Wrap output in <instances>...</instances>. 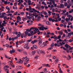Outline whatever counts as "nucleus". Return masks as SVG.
<instances>
[{
	"instance_id": "25",
	"label": "nucleus",
	"mask_w": 73,
	"mask_h": 73,
	"mask_svg": "<svg viewBox=\"0 0 73 73\" xmlns=\"http://www.w3.org/2000/svg\"><path fill=\"white\" fill-rule=\"evenodd\" d=\"M18 68L19 70H21V69L23 68V67L21 66H19Z\"/></svg>"
},
{
	"instance_id": "37",
	"label": "nucleus",
	"mask_w": 73,
	"mask_h": 73,
	"mask_svg": "<svg viewBox=\"0 0 73 73\" xmlns=\"http://www.w3.org/2000/svg\"><path fill=\"white\" fill-rule=\"evenodd\" d=\"M15 40V39L13 37L11 38V40L12 41H14Z\"/></svg>"
},
{
	"instance_id": "8",
	"label": "nucleus",
	"mask_w": 73,
	"mask_h": 73,
	"mask_svg": "<svg viewBox=\"0 0 73 73\" xmlns=\"http://www.w3.org/2000/svg\"><path fill=\"white\" fill-rule=\"evenodd\" d=\"M44 73H48V72L47 70V69L46 68H44L43 70Z\"/></svg>"
},
{
	"instance_id": "64",
	"label": "nucleus",
	"mask_w": 73,
	"mask_h": 73,
	"mask_svg": "<svg viewBox=\"0 0 73 73\" xmlns=\"http://www.w3.org/2000/svg\"><path fill=\"white\" fill-rule=\"evenodd\" d=\"M12 51L13 53H15V50L14 49H13Z\"/></svg>"
},
{
	"instance_id": "16",
	"label": "nucleus",
	"mask_w": 73,
	"mask_h": 73,
	"mask_svg": "<svg viewBox=\"0 0 73 73\" xmlns=\"http://www.w3.org/2000/svg\"><path fill=\"white\" fill-rule=\"evenodd\" d=\"M19 19L20 20H19V21H21V18H20V17L19 16H18L17 17V19H19Z\"/></svg>"
},
{
	"instance_id": "63",
	"label": "nucleus",
	"mask_w": 73,
	"mask_h": 73,
	"mask_svg": "<svg viewBox=\"0 0 73 73\" xmlns=\"http://www.w3.org/2000/svg\"><path fill=\"white\" fill-rule=\"evenodd\" d=\"M27 64H28V62L24 63V64L25 65H27Z\"/></svg>"
},
{
	"instance_id": "51",
	"label": "nucleus",
	"mask_w": 73,
	"mask_h": 73,
	"mask_svg": "<svg viewBox=\"0 0 73 73\" xmlns=\"http://www.w3.org/2000/svg\"><path fill=\"white\" fill-rule=\"evenodd\" d=\"M52 12H55V9H52Z\"/></svg>"
},
{
	"instance_id": "26",
	"label": "nucleus",
	"mask_w": 73,
	"mask_h": 73,
	"mask_svg": "<svg viewBox=\"0 0 73 73\" xmlns=\"http://www.w3.org/2000/svg\"><path fill=\"white\" fill-rule=\"evenodd\" d=\"M66 36V35L65 34H63L62 35V38H63L64 37H65Z\"/></svg>"
},
{
	"instance_id": "40",
	"label": "nucleus",
	"mask_w": 73,
	"mask_h": 73,
	"mask_svg": "<svg viewBox=\"0 0 73 73\" xmlns=\"http://www.w3.org/2000/svg\"><path fill=\"white\" fill-rule=\"evenodd\" d=\"M29 66H30V64H29L28 65H26V67H27V68H29Z\"/></svg>"
},
{
	"instance_id": "36",
	"label": "nucleus",
	"mask_w": 73,
	"mask_h": 73,
	"mask_svg": "<svg viewBox=\"0 0 73 73\" xmlns=\"http://www.w3.org/2000/svg\"><path fill=\"white\" fill-rule=\"evenodd\" d=\"M21 38H23V36H24V35L23 34H21Z\"/></svg>"
},
{
	"instance_id": "6",
	"label": "nucleus",
	"mask_w": 73,
	"mask_h": 73,
	"mask_svg": "<svg viewBox=\"0 0 73 73\" xmlns=\"http://www.w3.org/2000/svg\"><path fill=\"white\" fill-rule=\"evenodd\" d=\"M25 40H23V39H22L21 40H20L19 42V43L20 44H21V43L25 42Z\"/></svg>"
},
{
	"instance_id": "17",
	"label": "nucleus",
	"mask_w": 73,
	"mask_h": 73,
	"mask_svg": "<svg viewBox=\"0 0 73 73\" xmlns=\"http://www.w3.org/2000/svg\"><path fill=\"white\" fill-rule=\"evenodd\" d=\"M4 70H5L6 72H7V71L9 72V69L6 68L5 67H4Z\"/></svg>"
},
{
	"instance_id": "53",
	"label": "nucleus",
	"mask_w": 73,
	"mask_h": 73,
	"mask_svg": "<svg viewBox=\"0 0 73 73\" xmlns=\"http://www.w3.org/2000/svg\"><path fill=\"white\" fill-rule=\"evenodd\" d=\"M42 4H43V5H45V2L44 1H42Z\"/></svg>"
},
{
	"instance_id": "34",
	"label": "nucleus",
	"mask_w": 73,
	"mask_h": 73,
	"mask_svg": "<svg viewBox=\"0 0 73 73\" xmlns=\"http://www.w3.org/2000/svg\"><path fill=\"white\" fill-rule=\"evenodd\" d=\"M57 46H58L59 47L60 46V43H57Z\"/></svg>"
},
{
	"instance_id": "32",
	"label": "nucleus",
	"mask_w": 73,
	"mask_h": 73,
	"mask_svg": "<svg viewBox=\"0 0 73 73\" xmlns=\"http://www.w3.org/2000/svg\"><path fill=\"white\" fill-rule=\"evenodd\" d=\"M31 19H32L33 21H34V19H35V18L33 16H31Z\"/></svg>"
},
{
	"instance_id": "57",
	"label": "nucleus",
	"mask_w": 73,
	"mask_h": 73,
	"mask_svg": "<svg viewBox=\"0 0 73 73\" xmlns=\"http://www.w3.org/2000/svg\"><path fill=\"white\" fill-rule=\"evenodd\" d=\"M29 11H31V10H32L31 7H29Z\"/></svg>"
},
{
	"instance_id": "35",
	"label": "nucleus",
	"mask_w": 73,
	"mask_h": 73,
	"mask_svg": "<svg viewBox=\"0 0 73 73\" xmlns=\"http://www.w3.org/2000/svg\"><path fill=\"white\" fill-rule=\"evenodd\" d=\"M52 3H53V4L54 5V4H55V1L54 0H52V1H51Z\"/></svg>"
},
{
	"instance_id": "46",
	"label": "nucleus",
	"mask_w": 73,
	"mask_h": 73,
	"mask_svg": "<svg viewBox=\"0 0 73 73\" xmlns=\"http://www.w3.org/2000/svg\"><path fill=\"white\" fill-rule=\"evenodd\" d=\"M69 14V12H66L65 14V15H68Z\"/></svg>"
},
{
	"instance_id": "2",
	"label": "nucleus",
	"mask_w": 73,
	"mask_h": 73,
	"mask_svg": "<svg viewBox=\"0 0 73 73\" xmlns=\"http://www.w3.org/2000/svg\"><path fill=\"white\" fill-rule=\"evenodd\" d=\"M38 29H39V30H41V31H44V29L45 30H47L48 29V28H45V27H38Z\"/></svg>"
},
{
	"instance_id": "39",
	"label": "nucleus",
	"mask_w": 73,
	"mask_h": 73,
	"mask_svg": "<svg viewBox=\"0 0 73 73\" xmlns=\"http://www.w3.org/2000/svg\"><path fill=\"white\" fill-rule=\"evenodd\" d=\"M7 38H6V40H8V38H9V36H8V35H7Z\"/></svg>"
},
{
	"instance_id": "21",
	"label": "nucleus",
	"mask_w": 73,
	"mask_h": 73,
	"mask_svg": "<svg viewBox=\"0 0 73 73\" xmlns=\"http://www.w3.org/2000/svg\"><path fill=\"white\" fill-rule=\"evenodd\" d=\"M51 13H52V12H51L50 11H49L48 12L49 16H51V15H52V14H51Z\"/></svg>"
},
{
	"instance_id": "23",
	"label": "nucleus",
	"mask_w": 73,
	"mask_h": 73,
	"mask_svg": "<svg viewBox=\"0 0 73 73\" xmlns=\"http://www.w3.org/2000/svg\"><path fill=\"white\" fill-rule=\"evenodd\" d=\"M59 72L60 73H63V72L62 71V70H61V68H60L59 69Z\"/></svg>"
},
{
	"instance_id": "47",
	"label": "nucleus",
	"mask_w": 73,
	"mask_h": 73,
	"mask_svg": "<svg viewBox=\"0 0 73 73\" xmlns=\"http://www.w3.org/2000/svg\"><path fill=\"white\" fill-rule=\"evenodd\" d=\"M61 21L62 23H64L65 22V21H64V20H62Z\"/></svg>"
},
{
	"instance_id": "3",
	"label": "nucleus",
	"mask_w": 73,
	"mask_h": 73,
	"mask_svg": "<svg viewBox=\"0 0 73 73\" xmlns=\"http://www.w3.org/2000/svg\"><path fill=\"white\" fill-rule=\"evenodd\" d=\"M32 28H33L34 29H32H32L33 30H34V29H35L34 30V32H35L34 33L35 34V33H37V32H39V30H38V29H37L36 28H35L33 27H32Z\"/></svg>"
},
{
	"instance_id": "12",
	"label": "nucleus",
	"mask_w": 73,
	"mask_h": 73,
	"mask_svg": "<svg viewBox=\"0 0 73 73\" xmlns=\"http://www.w3.org/2000/svg\"><path fill=\"white\" fill-rule=\"evenodd\" d=\"M33 47L35 49H37V46H36V45L35 44L33 45Z\"/></svg>"
},
{
	"instance_id": "11",
	"label": "nucleus",
	"mask_w": 73,
	"mask_h": 73,
	"mask_svg": "<svg viewBox=\"0 0 73 73\" xmlns=\"http://www.w3.org/2000/svg\"><path fill=\"white\" fill-rule=\"evenodd\" d=\"M19 64H23V61H22L21 59H20L19 60Z\"/></svg>"
},
{
	"instance_id": "18",
	"label": "nucleus",
	"mask_w": 73,
	"mask_h": 73,
	"mask_svg": "<svg viewBox=\"0 0 73 73\" xmlns=\"http://www.w3.org/2000/svg\"><path fill=\"white\" fill-rule=\"evenodd\" d=\"M52 18L50 17V18H48V20L49 21H51L52 20Z\"/></svg>"
},
{
	"instance_id": "1",
	"label": "nucleus",
	"mask_w": 73,
	"mask_h": 73,
	"mask_svg": "<svg viewBox=\"0 0 73 73\" xmlns=\"http://www.w3.org/2000/svg\"><path fill=\"white\" fill-rule=\"evenodd\" d=\"M34 29L33 28V27L31 28L30 29H27L26 30V31L25 32V34L26 35H28V32H30L32 31V29Z\"/></svg>"
},
{
	"instance_id": "59",
	"label": "nucleus",
	"mask_w": 73,
	"mask_h": 73,
	"mask_svg": "<svg viewBox=\"0 0 73 73\" xmlns=\"http://www.w3.org/2000/svg\"><path fill=\"white\" fill-rule=\"evenodd\" d=\"M69 41L70 42H72V41L71 39H70L69 40Z\"/></svg>"
},
{
	"instance_id": "45",
	"label": "nucleus",
	"mask_w": 73,
	"mask_h": 73,
	"mask_svg": "<svg viewBox=\"0 0 73 73\" xmlns=\"http://www.w3.org/2000/svg\"><path fill=\"white\" fill-rule=\"evenodd\" d=\"M9 41H11V40H12V38L11 37H10L9 38Z\"/></svg>"
},
{
	"instance_id": "4",
	"label": "nucleus",
	"mask_w": 73,
	"mask_h": 73,
	"mask_svg": "<svg viewBox=\"0 0 73 73\" xmlns=\"http://www.w3.org/2000/svg\"><path fill=\"white\" fill-rule=\"evenodd\" d=\"M25 49H26L28 50L29 49V47H28V45L27 44H25L24 46Z\"/></svg>"
},
{
	"instance_id": "13",
	"label": "nucleus",
	"mask_w": 73,
	"mask_h": 73,
	"mask_svg": "<svg viewBox=\"0 0 73 73\" xmlns=\"http://www.w3.org/2000/svg\"><path fill=\"white\" fill-rule=\"evenodd\" d=\"M30 33L31 36H33V35H35V33H33V31H31L30 32Z\"/></svg>"
},
{
	"instance_id": "60",
	"label": "nucleus",
	"mask_w": 73,
	"mask_h": 73,
	"mask_svg": "<svg viewBox=\"0 0 73 73\" xmlns=\"http://www.w3.org/2000/svg\"><path fill=\"white\" fill-rule=\"evenodd\" d=\"M40 52H41V51L40 50H37V52L38 53H39L40 52Z\"/></svg>"
},
{
	"instance_id": "41",
	"label": "nucleus",
	"mask_w": 73,
	"mask_h": 73,
	"mask_svg": "<svg viewBox=\"0 0 73 73\" xmlns=\"http://www.w3.org/2000/svg\"><path fill=\"white\" fill-rule=\"evenodd\" d=\"M43 44L44 45V46H46V43H45L44 42H43Z\"/></svg>"
},
{
	"instance_id": "15",
	"label": "nucleus",
	"mask_w": 73,
	"mask_h": 73,
	"mask_svg": "<svg viewBox=\"0 0 73 73\" xmlns=\"http://www.w3.org/2000/svg\"><path fill=\"white\" fill-rule=\"evenodd\" d=\"M40 53H41L43 54H45V52H44V51H43V50L40 51Z\"/></svg>"
},
{
	"instance_id": "31",
	"label": "nucleus",
	"mask_w": 73,
	"mask_h": 73,
	"mask_svg": "<svg viewBox=\"0 0 73 73\" xmlns=\"http://www.w3.org/2000/svg\"><path fill=\"white\" fill-rule=\"evenodd\" d=\"M40 14H41L40 15V16H41V17H44V15H42V13L41 12Z\"/></svg>"
},
{
	"instance_id": "7",
	"label": "nucleus",
	"mask_w": 73,
	"mask_h": 73,
	"mask_svg": "<svg viewBox=\"0 0 73 73\" xmlns=\"http://www.w3.org/2000/svg\"><path fill=\"white\" fill-rule=\"evenodd\" d=\"M37 42V40H34L33 41L31 42V43L32 44H35V42Z\"/></svg>"
},
{
	"instance_id": "29",
	"label": "nucleus",
	"mask_w": 73,
	"mask_h": 73,
	"mask_svg": "<svg viewBox=\"0 0 73 73\" xmlns=\"http://www.w3.org/2000/svg\"><path fill=\"white\" fill-rule=\"evenodd\" d=\"M61 36L59 35V36H58V40L60 39V38H61Z\"/></svg>"
},
{
	"instance_id": "5",
	"label": "nucleus",
	"mask_w": 73,
	"mask_h": 73,
	"mask_svg": "<svg viewBox=\"0 0 73 73\" xmlns=\"http://www.w3.org/2000/svg\"><path fill=\"white\" fill-rule=\"evenodd\" d=\"M63 31H64V30H62L61 31H58V34L60 35H62Z\"/></svg>"
},
{
	"instance_id": "19",
	"label": "nucleus",
	"mask_w": 73,
	"mask_h": 73,
	"mask_svg": "<svg viewBox=\"0 0 73 73\" xmlns=\"http://www.w3.org/2000/svg\"><path fill=\"white\" fill-rule=\"evenodd\" d=\"M69 45L67 44H66L64 45V46L66 48H68L69 47Z\"/></svg>"
},
{
	"instance_id": "14",
	"label": "nucleus",
	"mask_w": 73,
	"mask_h": 73,
	"mask_svg": "<svg viewBox=\"0 0 73 73\" xmlns=\"http://www.w3.org/2000/svg\"><path fill=\"white\" fill-rule=\"evenodd\" d=\"M29 61V58H27L26 59H25V62H28Z\"/></svg>"
},
{
	"instance_id": "62",
	"label": "nucleus",
	"mask_w": 73,
	"mask_h": 73,
	"mask_svg": "<svg viewBox=\"0 0 73 73\" xmlns=\"http://www.w3.org/2000/svg\"><path fill=\"white\" fill-rule=\"evenodd\" d=\"M41 8L42 9H44V6H41Z\"/></svg>"
},
{
	"instance_id": "52",
	"label": "nucleus",
	"mask_w": 73,
	"mask_h": 73,
	"mask_svg": "<svg viewBox=\"0 0 73 73\" xmlns=\"http://www.w3.org/2000/svg\"><path fill=\"white\" fill-rule=\"evenodd\" d=\"M52 22H54V21H55V20L54 19H52Z\"/></svg>"
},
{
	"instance_id": "30",
	"label": "nucleus",
	"mask_w": 73,
	"mask_h": 73,
	"mask_svg": "<svg viewBox=\"0 0 73 73\" xmlns=\"http://www.w3.org/2000/svg\"><path fill=\"white\" fill-rule=\"evenodd\" d=\"M42 41H40L39 42L38 44L39 45H40L41 44H42Z\"/></svg>"
},
{
	"instance_id": "24",
	"label": "nucleus",
	"mask_w": 73,
	"mask_h": 73,
	"mask_svg": "<svg viewBox=\"0 0 73 73\" xmlns=\"http://www.w3.org/2000/svg\"><path fill=\"white\" fill-rule=\"evenodd\" d=\"M54 43H52L51 44V47H53L54 46Z\"/></svg>"
},
{
	"instance_id": "10",
	"label": "nucleus",
	"mask_w": 73,
	"mask_h": 73,
	"mask_svg": "<svg viewBox=\"0 0 73 73\" xmlns=\"http://www.w3.org/2000/svg\"><path fill=\"white\" fill-rule=\"evenodd\" d=\"M46 23L47 25H51V23L48 21H47L46 22Z\"/></svg>"
},
{
	"instance_id": "56",
	"label": "nucleus",
	"mask_w": 73,
	"mask_h": 73,
	"mask_svg": "<svg viewBox=\"0 0 73 73\" xmlns=\"http://www.w3.org/2000/svg\"><path fill=\"white\" fill-rule=\"evenodd\" d=\"M31 3V1L30 0H28V3Z\"/></svg>"
},
{
	"instance_id": "42",
	"label": "nucleus",
	"mask_w": 73,
	"mask_h": 73,
	"mask_svg": "<svg viewBox=\"0 0 73 73\" xmlns=\"http://www.w3.org/2000/svg\"><path fill=\"white\" fill-rule=\"evenodd\" d=\"M17 51H18V52H21V50H20V49H17Z\"/></svg>"
},
{
	"instance_id": "28",
	"label": "nucleus",
	"mask_w": 73,
	"mask_h": 73,
	"mask_svg": "<svg viewBox=\"0 0 73 73\" xmlns=\"http://www.w3.org/2000/svg\"><path fill=\"white\" fill-rule=\"evenodd\" d=\"M55 62H58V58H57L55 60Z\"/></svg>"
},
{
	"instance_id": "33",
	"label": "nucleus",
	"mask_w": 73,
	"mask_h": 73,
	"mask_svg": "<svg viewBox=\"0 0 73 73\" xmlns=\"http://www.w3.org/2000/svg\"><path fill=\"white\" fill-rule=\"evenodd\" d=\"M43 14H44L45 15H47V13L46 11H44L43 12Z\"/></svg>"
},
{
	"instance_id": "22",
	"label": "nucleus",
	"mask_w": 73,
	"mask_h": 73,
	"mask_svg": "<svg viewBox=\"0 0 73 73\" xmlns=\"http://www.w3.org/2000/svg\"><path fill=\"white\" fill-rule=\"evenodd\" d=\"M35 52H35V51H32V53H32V55H34L35 54Z\"/></svg>"
},
{
	"instance_id": "9",
	"label": "nucleus",
	"mask_w": 73,
	"mask_h": 73,
	"mask_svg": "<svg viewBox=\"0 0 73 73\" xmlns=\"http://www.w3.org/2000/svg\"><path fill=\"white\" fill-rule=\"evenodd\" d=\"M9 66H12V68H14L15 67V65L11 64L10 63V64H9Z\"/></svg>"
},
{
	"instance_id": "50",
	"label": "nucleus",
	"mask_w": 73,
	"mask_h": 73,
	"mask_svg": "<svg viewBox=\"0 0 73 73\" xmlns=\"http://www.w3.org/2000/svg\"><path fill=\"white\" fill-rule=\"evenodd\" d=\"M38 56H36L35 58V59H36V60H37V59H38Z\"/></svg>"
},
{
	"instance_id": "27",
	"label": "nucleus",
	"mask_w": 73,
	"mask_h": 73,
	"mask_svg": "<svg viewBox=\"0 0 73 73\" xmlns=\"http://www.w3.org/2000/svg\"><path fill=\"white\" fill-rule=\"evenodd\" d=\"M32 10H33V11H34L35 12H37V10H35V9L34 8H33L32 9Z\"/></svg>"
},
{
	"instance_id": "49",
	"label": "nucleus",
	"mask_w": 73,
	"mask_h": 73,
	"mask_svg": "<svg viewBox=\"0 0 73 73\" xmlns=\"http://www.w3.org/2000/svg\"><path fill=\"white\" fill-rule=\"evenodd\" d=\"M63 3H64V1H63V0H61L60 1V3L62 4Z\"/></svg>"
},
{
	"instance_id": "61",
	"label": "nucleus",
	"mask_w": 73,
	"mask_h": 73,
	"mask_svg": "<svg viewBox=\"0 0 73 73\" xmlns=\"http://www.w3.org/2000/svg\"><path fill=\"white\" fill-rule=\"evenodd\" d=\"M28 36H31V34H30V33H29L28 34Z\"/></svg>"
},
{
	"instance_id": "55",
	"label": "nucleus",
	"mask_w": 73,
	"mask_h": 73,
	"mask_svg": "<svg viewBox=\"0 0 73 73\" xmlns=\"http://www.w3.org/2000/svg\"><path fill=\"white\" fill-rule=\"evenodd\" d=\"M33 24V23H29L28 24V25L29 26V25H32Z\"/></svg>"
},
{
	"instance_id": "20",
	"label": "nucleus",
	"mask_w": 73,
	"mask_h": 73,
	"mask_svg": "<svg viewBox=\"0 0 73 73\" xmlns=\"http://www.w3.org/2000/svg\"><path fill=\"white\" fill-rule=\"evenodd\" d=\"M23 53L25 55H27L28 54V53L26 51H24Z\"/></svg>"
},
{
	"instance_id": "38",
	"label": "nucleus",
	"mask_w": 73,
	"mask_h": 73,
	"mask_svg": "<svg viewBox=\"0 0 73 73\" xmlns=\"http://www.w3.org/2000/svg\"><path fill=\"white\" fill-rule=\"evenodd\" d=\"M53 49V47H51L48 48V50H51V49Z\"/></svg>"
},
{
	"instance_id": "54",
	"label": "nucleus",
	"mask_w": 73,
	"mask_h": 73,
	"mask_svg": "<svg viewBox=\"0 0 73 73\" xmlns=\"http://www.w3.org/2000/svg\"><path fill=\"white\" fill-rule=\"evenodd\" d=\"M64 6L65 7H66V6H67L68 5V3H66L64 5Z\"/></svg>"
},
{
	"instance_id": "58",
	"label": "nucleus",
	"mask_w": 73,
	"mask_h": 73,
	"mask_svg": "<svg viewBox=\"0 0 73 73\" xmlns=\"http://www.w3.org/2000/svg\"><path fill=\"white\" fill-rule=\"evenodd\" d=\"M60 26L61 27H63L64 26V25L63 24H60Z\"/></svg>"
},
{
	"instance_id": "48",
	"label": "nucleus",
	"mask_w": 73,
	"mask_h": 73,
	"mask_svg": "<svg viewBox=\"0 0 73 73\" xmlns=\"http://www.w3.org/2000/svg\"><path fill=\"white\" fill-rule=\"evenodd\" d=\"M31 41H32V40L31 39L28 40H27V42H31Z\"/></svg>"
},
{
	"instance_id": "44",
	"label": "nucleus",
	"mask_w": 73,
	"mask_h": 73,
	"mask_svg": "<svg viewBox=\"0 0 73 73\" xmlns=\"http://www.w3.org/2000/svg\"><path fill=\"white\" fill-rule=\"evenodd\" d=\"M47 34L46 35V36H47V35H49V34H50V35H51V33H50L47 32Z\"/></svg>"
},
{
	"instance_id": "43",
	"label": "nucleus",
	"mask_w": 73,
	"mask_h": 73,
	"mask_svg": "<svg viewBox=\"0 0 73 73\" xmlns=\"http://www.w3.org/2000/svg\"><path fill=\"white\" fill-rule=\"evenodd\" d=\"M27 17L28 19H31V17L29 16H27Z\"/></svg>"
}]
</instances>
